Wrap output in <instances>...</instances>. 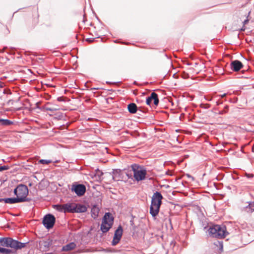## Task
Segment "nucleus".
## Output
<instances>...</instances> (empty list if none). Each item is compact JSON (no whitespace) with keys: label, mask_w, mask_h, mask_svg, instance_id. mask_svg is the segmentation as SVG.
<instances>
[{"label":"nucleus","mask_w":254,"mask_h":254,"mask_svg":"<svg viewBox=\"0 0 254 254\" xmlns=\"http://www.w3.org/2000/svg\"><path fill=\"white\" fill-rule=\"evenodd\" d=\"M11 252L12 251L10 249L0 247V253H3V254H10Z\"/></svg>","instance_id":"22"},{"label":"nucleus","mask_w":254,"mask_h":254,"mask_svg":"<svg viewBox=\"0 0 254 254\" xmlns=\"http://www.w3.org/2000/svg\"><path fill=\"white\" fill-rule=\"evenodd\" d=\"M87 41H91V40H90L89 39H87Z\"/></svg>","instance_id":"38"},{"label":"nucleus","mask_w":254,"mask_h":254,"mask_svg":"<svg viewBox=\"0 0 254 254\" xmlns=\"http://www.w3.org/2000/svg\"><path fill=\"white\" fill-rule=\"evenodd\" d=\"M76 244L74 242L70 243L65 246L62 248L63 251L67 252L73 250L76 247Z\"/></svg>","instance_id":"15"},{"label":"nucleus","mask_w":254,"mask_h":254,"mask_svg":"<svg viewBox=\"0 0 254 254\" xmlns=\"http://www.w3.org/2000/svg\"><path fill=\"white\" fill-rule=\"evenodd\" d=\"M223 104V102H221V101H219V100H218V101H217L216 102V105L217 106H219V105H221V104Z\"/></svg>","instance_id":"29"},{"label":"nucleus","mask_w":254,"mask_h":254,"mask_svg":"<svg viewBox=\"0 0 254 254\" xmlns=\"http://www.w3.org/2000/svg\"><path fill=\"white\" fill-rule=\"evenodd\" d=\"M123 230L121 226H119L117 229L115 231L113 240L112 242L113 246H116L120 242L122 235Z\"/></svg>","instance_id":"8"},{"label":"nucleus","mask_w":254,"mask_h":254,"mask_svg":"<svg viewBox=\"0 0 254 254\" xmlns=\"http://www.w3.org/2000/svg\"><path fill=\"white\" fill-rule=\"evenodd\" d=\"M246 176L248 178H252V177H254V175L253 174H246Z\"/></svg>","instance_id":"31"},{"label":"nucleus","mask_w":254,"mask_h":254,"mask_svg":"<svg viewBox=\"0 0 254 254\" xmlns=\"http://www.w3.org/2000/svg\"><path fill=\"white\" fill-rule=\"evenodd\" d=\"M244 209L248 213L254 211V201L249 202L248 205L245 207Z\"/></svg>","instance_id":"19"},{"label":"nucleus","mask_w":254,"mask_h":254,"mask_svg":"<svg viewBox=\"0 0 254 254\" xmlns=\"http://www.w3.org/2000/svg\"><path fill=\"white\" fill-rule=\"evenodd\" d=\"M248 21H249L248 19L245 20L243 22L244 25L246 24L248 22Z\"/></svg>","instance_id":"33"},{"label":"nucleus","mask_w":254,"mask_h":254,"mask_svg":"<svg viewBox=\"0 0 254 254\" xmlns=\"http://www.w3.org/2000/svg\"><path fill=\"white\" fill-rule=\"evenodd\" d=\"M114 222V217L111 213L107 212L105 214L101 225V230L103 233L107 232L112 227Z\"/></svg>","instance_id":"5"},{"label":"nucleus","mask_w":254,"mask_h":254,"mask_svg":"<svg viewBox=\"0 0 254 254\" xmlns=\"http://www.w3.org/2000/svg\"><path fill=\"white\" fill-rule=\"evenodd\" d=\"M99 211V208L96 205H94L91 210V216L92 218L96 219L98 216Z\"/></svg>","instance_id":"16"},{"label":"nucleus","mask_w":254,"mask_h":254,"mask_svg":"<svg viewBox=\"0 0 254 254\" xmlns=\"http://www.w3.org/2000/svg\"><path fill=\"white\" fill-rule=\"evenodd\" d=\"M54 208L56 210H58L59 211L64 212V204H63V205H61V204L55 205L54 206Z\"/></svg>","instance_id":"21"},{"label":"nucleus","mask_w":254,"mask_h":254,"mask_svg":"<svg viewBox=\"0 0 254 254\" xmlns=\"http://www.w3.org/2000/svg\"><path fill=\"white\" fill-rule=\"evenodd\" d=\"M58 100L59 101H61V98H58Z\"/></svg>","instance_id":"37"},{"label":"nucleus","mask_w":254,"mask_h":254,"mask_svg":"<svg viewBox=\"0 0 254 254\" xmlns=\"http://www.w3.org/2000/svg\"><path fill=\"white\" fill-rule=\"evenodd\" d=\"M127 109L130 113L135 114L137 111V107L135 103H131L128 105Z\"/></svg>","instance_id":"17"},{"label":"nucleus","mask_w":254,"mask_h":254,"mask_svg":"<svg viewBox=\"0 0 254 254\" xmlns=\"http://www.w3.org/2000/svg\"><path fill=\"white\" fill-rule=\"evenodd\" d=\"M127 176H128V178H130L131 177V174H130V175H129L127 174Z\"/></svg>","instance_id":"35"},{"label":"nucleus","mask_w":254,"mask_h":254,"mask_svg":"<svg viewBox=\"0 0 254 254\" xmlns=\"http://www.w3.org/2000/svg\"><path fill=\"white\" fill-rule=\"evenodd\" d=\"M9 168V167L8 166H3L0 167V171H2L3 170H7Z\"/></svg>","instance_id":"27"},{"label":"nucleus","mask_w":254,"mask_h":254,"mask_svg":"<svg viewBox=\"0 0 254 254\" xmlns=\"http://www.w3.org/2000/svg\"><path fill=\"white\" fill-rule=\"evenodd\" d=\"M39 162L42 164H48L51 162V161L50 160L41 159Z\"/></svg>","instance_id":"23"},{"label":"nucleus","mask_w":254,"mask_h":254,"mask_svg":"<svg viewBox=\"0 0 254 254\" xmlns=\"http://www.w3.org/2000/svg\"><path fill=\"white\" fill-rule=\"evenodd\" d=\"M162 199L163 196L160 192L156 191L153 193L150 207V213L153 217L158 214Z\"/></svg>","instance_id":"1"},{"label":"nucleus","mask_w":254,"mask_h":254,"mask_svg":"<svg viewBox=\"0 0 254 254\" xmlns=\"http://www.w3.org/2000/svg\"><path fill=\"white\" fill-rule=\"evenodd\" d=\"M241 30V31H245V25H243V26L242 27Z\"/></svg>","instance_id":"34"},{"label":"nucleus","mask_w":254,"mask_h":254,"mask_svg":"<svg viewBox=\"0 0 254 254\" xmlns=\"http://www.w3.org/2000/svg\"><path fill=\"white\" fill-rule=\"evenodd\" d=\"M227 95V93H224L223 94H222V95H218L217 96V97H220L221 98H223L224 97H225Z\"/></svg>","instance_id":"30"},{"label":"nucleus","mask_w":254,"mask_h":254,"mask_svg":"<svg viewBox=\"0 0 254 254\" xmlns=\"http://www.w3.org/2000/svg\"><path fill=\"white\" fill-rule=\"evenodd\" d=\"M45 109L46 111H51V112H55L58 110V108H54V107H46Z\"/></svg>","instance_id":"24"},{"label":"nucleus","mask_w":254,"mask_h":254,"mask_svg":"<svg viewBox=\"0 0 254 254\" xmlns=\"http://www.w3.org/2000/svg\"><path fill=\"white\" fill-rule=\"evenodd\" d=\"M3 93L4 94H6V95H10L11 94V92L10 91V90L8 89H4L3 90Z\"/></svg>","instance_id":"26"},{"label":"nucleus","mask_w":254,"mask_h":254,"mask_svg":"<svg viewBox=\"0 0 254 254\" xmlns=\"http://www.w3.org/2000/svg\"><path fill=\"white\" fill-rule=\"evenodd\" d=\"M13 124V122L7 119H0V125L2 126H7Z\"/></svg>","instance_id":"20"},{"label":"nucleus","mask_w":254,"mask_h":254,"mask_svg":"<svg viewBox=\"0 0 254 254\" xmlns=\"http://www.w3.org/2000/svg\"><path fill=\"white\" fill-rule=\"evenodd\" d=\"M121 171L119 169H115L113 171V179L116 181H119L121 177L120 176Z\"/></svg>","instance_id":"18"},{"label":"nucleus","mask_w":254,"mask_h":254,"mask_svg":"<svg viewBox=\"0 0 254 254\" xmlns=\"http://www.w3.org/2000/svg\"><path fill=\"white\" fill-rule=\"evenodd\" d=\"M130 167L133 172L134 179L136 181L139 182L145 180L146 170L143 166L137 164H133L131 165Z\"/></svg>","instance_id":"3"},{"label":"nucleus","mask_w":254,"mask_h":254,"mask_svg":"<svg viewBox=\"0 0 254 254\" xmlns=\"http://www.w3.org/2000/svg\"><path fill=\"white\" fill-rule=\"evenodd\" d=\"M14 193L19 198L23 199L22 202L28 201L27 196L28 194L27 187L23 184H20L14 190Z\"/></svg>","instance_id":"6"},{"label":"nucleus","mask_w":254,"mask_h":254,"mask_svg":"<svg viewBox=\"0 0 254 254\" xmlns=\"http://www.w3.org/2000/svg\"><path fill=\"white\" fill-rule=\"evenodd\" d=\"M5 86V84L4 82H2L0 80V90L3 88Z\"/></svg>","instance_id":"28"},{"label":"nucleus","mask_w":254,"mask_h":254,"mask_svg":"<svg viewBox=\"0 0 254 254\" xmlns=\"http://www.w3.org/2000/svg\"><path fill=\"white\" fill-rule=\"evenodd\" d=\"M205 107L204 108H206V109H208L210 107V105L209 104H206L205 105H204Z\"/></svg>","instance_id":"32"},{"label":"nucleus","mask_w":254,"mask_h":254,"mask_svg":"<svg viewBox=\"0 0 254 254\" xmlns=\"http://www.w3.org/2000/svg\"><path fill=\"white\" fill-rule=\"evenodd\" d=\"M26 243L20 242L10 237L0 238V246L19 250L25 247Z\"/></svg>","instance_id":"2"},{"label":"nucleus","mask_w":254,"mask_h":254,"mask_svg":"<svg viewBox=\"0 0 254 254\" xmlns=\"http://www.w3.org/2000/svg\"><path fill=\"white\" fill-rule=\"evenodd\" d=\"M74 203H67L64 204V213H74Z\"/></svg>","instance_id":"14"},{"label":"nucleus","mask_w":254,"mask_h":254,"mask_svg":"<svg viewBox=\"0 0 254 254\" xmlns=\"http://www.w3.org/2000/svg\"><path fill=\"white\" fill-rule=\"evenodd\" d=\"M56 221L55 216L51 214H46L43 218V224L47 229L52 228Z\"/></svg>","instance_id":"7"},{"label":"nucleus","mask_w":254,"mask_h":254,"mask_svg":"<svg viewBox=\"0 0 254 254\" xmlns=\"http://www.w3.org/2000/svg\"><path fill=\"white\" fill-rule=\"evenodd\" d=\"M243 66V65L242 63L238 60L232 61L230 64L231 69L234 71H239Z\"/></svg>","instance_id":"11"},{"label":"nucleus","mask_w":254,"mask_h":254,"mask_svg":"<svg viewBox=\"0 0 254 254\" xmlns=\"http://www.w3.org/2000/svg\"><path fill=\"white\" fill-rule=\"evenodd\" d=\"M207 100L208 101H211L212 100V98H209V99H207Z\"/></svg>","instance_id":"36"},{"label":"nucleus","mask_w":254,"mask_h":254,"mask_svg":"<svg viewBox=\"0 0 254 254\" xmlns=\"http://www.w3.org/2000/svg\"><path fill=\"white\" fill-rule=\"evenodd\" d=\"M153 100L154 104L155 106H158L159 104V99L158 95L155 92H152L149 97H148L146 100V103L147 105L150 106L151 101Z\"/></svg>","instance_id":"10"},{"label":"nucleus","mask_w":254,"mask_h":254,"mask_svg":"<svg viewBox=\"0 0 254 254\" xmlns=\"http://www.w3.org/2000/svg\"><path fill=\"white\" fill-rule=\"evenodd\" d=\"M228 106H226L224 107V109L223 110H222V111H219V114L223 115V114H224L226 113L227 112V111H228Z\"/></svg>","instance_id":"25"},{"label":"nucleus","mask_w":254,"mask_h":254,"mask_svg":"<svg viewBox=\"0 0 254 254\" xmlns=\"http://www.w3.org/2000/svg\"><path fill=\"white\" fill-rule=\"evenodd\" d=\"M208 232L209 235L214 238H222L226 236V227L223 226L214 225L209 229Z\"/></svg>","instance_id":"4"},{"label":"nucleus","mask_w":254,"mask_h":254,"mask_svg":"<svg viewBox=\"0 0 254 254\" xmlns=\"http://www.w3.org/2000/svg\"><path fill=\"white\" fill-rule=\"evenodd\" d=\"M23 199L22 198H19L17 197L15 198H6L3 199H0V202L3 201L6 203L13 204L16 203L22 202Z\"/></svg>","instance_id":"12"},{"label":"nucleus","mask_w":254,"mask_h":254,"mask_svg":"<svg viewBox=\"0 0 254 254\" xmlns=\"http://www.w3.org/2000/svg\"><path fill=\"white\" fill-rule=\"evenodd\" d=\"M74 212L81 213L86 211L87 208L83 204L74 203Z\"/></svg>","instance_id":"13"},{"label":"nucleus","mask_w":254,"mask_h":254,"mask_svg":"<svg viewBox=\"0 0 254 254\" xmlns=\"http://www.w3.org/2000/svg\"><path fill=\"white\" fill-rule=\"evenodd\" d=\"M71 190L74 191L78 196H80L85 193L86 188L84 185L81 184L73 185L72 186Z\"/></svg>","instance_id":"9"}]
</instances>
